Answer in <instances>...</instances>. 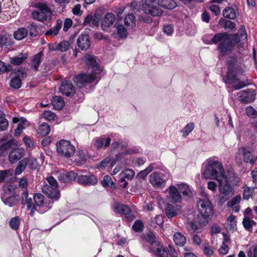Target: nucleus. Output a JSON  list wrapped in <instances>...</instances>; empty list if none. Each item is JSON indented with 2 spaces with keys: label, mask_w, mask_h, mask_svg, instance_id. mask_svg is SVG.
Instances as JSON below:
<instances>
[{
  "label": "nucleus",
  "mask_w": 257,
  "mask_h": 257,
  "mask_svg": "<svg viewBox=\"0 0 257 257\" xmlns=\"http://www.w3.org/2000/svg\"><path fill=\"white\" fill-rule=\"evenodd\" d=\"M246 38L247 35L245 32H241L240 34L234 35L233 39L226 33H219L216 34L208 44L219 43L218 49L222 55H225L232 52L235 44H244L246 41Z\"/></svg>",
  "instance_id": "f257e3e1"
},
{
  "label": "nucleus",
  "mask_w": 257,
  "mask_h": 257,
  "mask_svg": "<svg viewBox=\"0 0 257 257\" xmlns=\"http://www.w3.org/2000/svg\"><path fill=\"white\" fill-rule=\"evenodd\" d=\"M185 4L190 2H202L203 0H180ZM144 4V11L146 14H150L153 17L160 16L162 14V10L159 8L162 7L166 9H173L177 6L174 0H142Z\"/></svg>",
  "instance_id": "f03ea898"
},
{
  "label": "nucleus",
  "mask_w": 257,
  "mask_h": 257,
  "mask_svg": "<svg viewBox=\"0 0 257 257\" xmlns=\"http://www.w3.org/2000/svg\"><path fill=\"white\" fill-rule=\"evenodd\" d=\"M83 61L86 65L91 67L92 73L80 74L74 77V82L79 87L84 86L87 83L95 81L99 78L101 73V70L94 56L86 55L83 58Z\"/></svg>",
  "instance_id": "7ed1b4c3"
},
{
  "label": "nucleus",
  "mask_w": 257,
  "mask_h": 257,
  "mask_svg": "<svg viewBox=\"0 0 257 257\" xmlns=\"http://www.w3.org/2000/svg\"><path fill=\"white\" fill-rule=\"evenodd\" d=\"M203 174L205 179L217 181L227 175L221 163L212 158L206 161V168Z\"/></svg>",
  "instance_id": "20e7f679"
},
{
  "label": "nucleus",
  "mask_w": 257,
  "mask_h": 257,
  "mask_svg": "<svg viewBox=\"0 0 257 257\" xmlns=\"http://www.w3.org/2000/svg\"><path fill=\"white\" fill-rule=\"evenodd\" d=\"M58 187V184L56 180L54 177L50 176L44 182L42 187V191L49 198L57 201L60 197V193Z\"/></svg>",
  "instance_id": "39448f33"
},
{
  "label": "nucleus",
  "mask_w": 257,
  "mask_h": 257,
  "mask_svg": "<svg viewBox=\"0 0 257 257\" xmlns=\"http://www.w3.org/2000/svg\"><path fill=\"white\" fill-rule=\"evenodd\" d=\"M231 174H227L226 176L217 180L219 183V191L222 195L220 199L222 203L229 199L234 193L233 189L229 184L231 181Z\"/></svg>",
  "instance_id": "423d86ee"
},
{
  "label": "nucleus",
  "mask_w": 257,
  "mask_h": 257,
  "mask_svg": "<svg viewBox=\"0 0 257 257\" xmlns=\"http://www.w3.org/2000/svg\"><path fill=\"white\" fill-rule=\"evenodd\" d=\"M37 9L32 14L34 19L40 22L49 21L52 17V13L48 6L43 3H38L35 5Z\"/></svg>",
  "instance_id": "0eeeda50"
},
{
  "label": "nucleus",
  "mask_w": 257,
  "mask_h": 257,
  "mask_svg": "<svg viewBox=\"0 0 257 257\" xmlns=\"http://www.w3.org/2000/svg\"><path fill=\"white\" fill-rule=\"evenodd\" d=\"M56 146L57 153L63 157L69 158L75 154V147L69 141L61 140L57 142Z\"/></svg>",
  "instance_id": "6e6552de"
},
{
  "label": "nucleus",
  "mask_w": 257,
  "mask_h": 257,
  "mask_svg": "<svg viewBox=\"0 0 257 257\" xmlns=\"http://www.w3.org/2000/svg\"><path fill=\"white\" fill-rule=\"evenodd\" d=\"M197 207L198 211L201 215L211 216L213 214L212 203L207 198L198 200Z\"/></svg>",
  "instance_id": "1a4fd4ad"
},
{
  "label": "nucleus",
  "mask_w": 257,
  "mask_h": 257,
  "mask_svg": "<svg viewBox=\"0 0 257 257\" xmlns=\"http://www.w3.org/2000/svg\"><path fill=\"white\" fill-rule=\"evenodd\" d=\"M256 93L253 89L244 90L237 94L238 100L243 103H249L254 101Z\"/></svg>",
  "instance_id": "9d476101"
},
{
  "label": "nucleus",
  "mask_w": 257,
  "mask_h": 257,
  "mask_svg": "<svg viewBox=\"0 0 257 257\" xmlns=\"http://www.w3.org/2000/svg\"><path fill=\"white\" fill-rule=\"evenodd\" d=\"M33 198L35 201L34 205L38 211L43 213L51 208V206H49L44 202V197L42 194L36 193Z\"/></svg>",
  "instance_id": "9b49d317"
},
{
  "label": "nucleus",
  "mask_w": 257,
  "mask_h": 257,
  "mask_svg": "<svg viewBox=\"0 0 257 257\" xmlns=\"http://www.w3.org/2000/svg\"><path fill=\"white\" fill-rule=\"evenodd\" d=\"M12 78L10 81V86L15 89L21 87L22 79L26 77L27 74L23 70H18L12 74Z\"/></svg>",
  "instance_id": "f8f14e48"
},
{
  "label": "nucleus",
  "mask_w": 257,
  "mask_h": 257,
  "mask_svg": "<svg viewBox=\"0 0 257 257\" xmlns=\"http://www.w3.org/2000/svg\"><path fill=\"white\" fill-rule=\"evenodd\" d=\"M61 93L67 96H73L75 93V88L71 81L64 80L59 88Z\"/></svg>",
  "instance_id": "ddd939ff"
},
{
  "label": "nucleus",
  "mask_w": 257,
  "mask_h": 257,
  "mask_svg": "<svg viewBox=\"0 0 257 257\" xmlns=\"http://www.w3.org/2000/svg\"><path fill=\"white\" fill-rule=\"evenodd\" d=\"M168 197L173 203H180L182 200V196L176 186L171 185L168 189Z\"/></svg>",
  "instance_id": "4468645a"
},
{
  "label": "nucleus",
  "mask_w": 257,
  "mask_h": 257,
  "mask_svg": "<svg viewBox=\"0 0 257 257\" xmlns=\"http://www.w3.org/2000/svg\"><path fill=\"white\" fill-rule=\"evenodd\" d=\"M56 176L59 180L67 183L75 180L77 176V174L74 172L60 171L56 173Z\"/></svg>",
  "instance_id": "2eb2a0df"
},
{
  "label": "nucleus",
  "mask_w": 257,
  "mask_h": 257,
  "mask_svg": "<svg viewBox=\"0 0 257 257\" xmlns=\"http://www.w3.org/2000/svg\"><path fill=\"white\" fill-rule=\"evenodd\" d=\"M77 45L82 51L86 50L90 46V41L87 34H81L77 40Z\"/></svg>",
  "instance_id": "dca6fc26"
},
{
  "label": "nucleus",
  "mask_w": 257,
  "mask_h": 257,
  "mask_svg": "<svg viewBox=\"0 0 257 257\" xmlns=\"http://www.w3.org/2000/svg\"><path fill=\"white\" fill-rule=\"evenodd\" d=\"M239 152L242 154L244 162L246 163H250L253 165L256 161V157L253 155L252 153L245 148H241L239 150Z\"/></svg>",
  "instance_id": "f3484780"
},
{
  "label": "nucleus",
  "mask_w": 257,
  "mask_h": 257,
  "mask_svg": "<svg viewBox=\"0 0 257 257\" xmlns=\"http://www.w3.org/2000/svg\"><path fill=\"white\" fill-rule=\"evenodd\" d=\"M150 251L158 257H167L168 255L167 250L160 242L150 247Z\"/></svg>",
  "instance_id": "a211bd4d"
},
{
  "label": "nucleus",
  "mask_w": 257,
  "mask_h": 257,
  "mask_svg": "<svg viewBox=\"0 0 257 257\" xmlns=\"http://www.w3.org/2000/svg\"><path fill=\"white\" fill-rule=\"evenodd\" d=\"M165 211L168 218H172L180 212L181 206L179 205L168 203L166 205Z\"/></svg>",
  "instance_id": "6ab92c4d"
},
{
  "label": "nucleus",
  "mask_w": 257,
  "mask_h": 257,
  "mask_svg": "<svg viewBox=\"0 0 257 257\" xmlns=\"http://www.w3.org/2000/svg\"><path fill=\"white\" fill-rule=\"evenodd\" d=\"M150 182L153 186L158 187H161L166 183L165 180L157 172H154L151 174Z\"/></svg>",
  "instance_id": "aec40b11"
},
{
  "label": "nucleus",
  "mask_w": 257,
  "mask_h": 257,
  "mask_svg": "<svg viewBox=\"0 0 257 257\" xmlns=\"http://www.w3.org/2000/svg\"><path fill=\"white\" fill-rule=\"evenodd\" d=\"M24 154V150L22 148H16L13 150L9 156V161L11 164H14L19 160Z\"/></svg>",
  "instance_id": "412c9836"
},
{
  "label": "nucleus",
  "mask_w": 257,
  "mask_h": 257,
  "mask_svg": "<svg viewBox=\"0 0 257 257\" xmlns=\"http://www.w3.org/2000/svg\"><path fill=\"white\" fill-rule=\"evenodd\" d=\"M77 181L84 185H90L96 184L97 182V180L93 175H80L77 178Z\"/></svg>",
  "instance_id": "4be33fe9"
},
{
  "label": "nucleus",
  "mask_w": 257,
  "mask_h": 257,
  "mask_svg": "<svg viewBox=\"0 0 257 257\" xmlns=\"http://www.w3.org/2000/svg\"><path fill=\"white\" fill-rule=\"evenodd\" d=\"M141 238L143 242H148L150 245V247L159 242L157 240L155 234L150 231L143 233L141 235Z\"/></svg>",
  "instance_id": "5701e85b"
},
{
  "label": "nucleus",
  "mask_w": 257,
  "mask_h": 257,
  "mask_svg": "<svg viewBox=\"0 0 257 257\" xmlns=\"http://www.w3.org/2000/svg\"><path fill=\"white\" fill-rule=\"evenodd\" d=\"M112 208L117 213L127 215L131 213V209L127 206L118 202H114L112 205Z\"/></svg>",
  "instance_id": "b1692460"
},
{
  "label": "nucleus",
  "mask_w": 257,
  "mask_h": 257,
  "mask_svg": "<svg viewBox=\"0 0 257 257\" xmlns=\"http://www.w3.org/2000/svg\"><path fill=\"white\" fill-rule=\"evenodd\" d=\"M42 52L35 55L31 58L30 66L35 71H38L39 67L42 62Z\"/></svg>",
  "instance_id": "393cba45"
},
{
  "label": "nucleus",
  "mask_w": 257,
  "mask_h": 257,
  "mask_svg": "<svg viewBox=\"0 0 257 257\" xmlns=\"http://www.w3.org/2000/svg\"><path fill=\"white\" fill-rule=\"evenodd\" d=\"M115 21V17L114 15L112 13L106 14L101 24L102 29L105 30L109 27L114 23Z\"/></svg>",
  "instance_id": "a878e982"
},
{
  "label": "nucleus",
  "mask_w": 257,
  "mask_h": 257,
  "mask_svg": "<svg viewBox=\"0 0 257 257\" xmlns=\"http://www.w3.org/2000/svg\"><path fill=\"white\" fill-rule=\"evenodd\" d=\"M110 141L111 140L109 137L106 138L103 137L97 138L95 139L94 146L98 149H100L102 147L107 148L109 146Z\"/></svg>",
  "instance_id": "bb28decb"
},
{
  "label": "nucleus",
  "mask_w": 257,
  "mask_h": 257,
  "mask_svg": "<svg viewBox=\"0 0 257 257\" xmlns=\"http://www.w3.org/2000/svg\"><path fill=\"white\" fill-rule=\"evenodd\" d=\"M173 240L176 245L183 246L186 242V238L182 233L177 232L173 235Z\"/></svg>",
  "instance_id": "cd10ccee"
},
{
  "label": "nucleus",
  "mask_w": 257,
  "mask_h": 257,
  "mask_svg": "<svg viewBox=\"0 0 257 257\" xmlns=\"http://www.w3.org/2000/svg\"><path fill=\"white\" fill-rule=\"evenodd\" d=\"M187 228L189 231L193 232H200L202 228L195 218L193 220L188 221Z\"/></svg>",
  "instance_id": "c85d7f7f"
},
{
  "label": "nucleus",
  "mask_w": 257,
  "mask_h": 257,
  "mask_svg": "<svg viewBox=\"0 0 257 257\" xmlns=\"http://www.w3.org/2000/svg\"><path fill=\"white\" fill-rule=\"evenodd\" d=\"M28 30L25 28L21 27L14 32V37L17 40H22L28 36Z\"/></svg>",
  "instance_id": "c756f323"
},
{
  "label": "nucleus",
  "mask_w": 257,
  "mask_h": 257,
  "mask_svg": "<svg viewBox=\"0 0 257 257\" xmlns=\"http://www.w3.org/2000/svg\"><path fill=\"white\" fill-rule=\"evenodd\" d=\"M28 58L27 53L20 54L19 55L10 58V62L15 65H19L22 64Z\"/></svg>",
  "instance_id": "7c9ffc66"
},
{
  "label": "nucleus",
  "mask_w": 257,
  "mask_h": 257,
  "mask_svg": "<svg viewBox=\"0 0 257 257\" xmlns=\"http://www.w3.org/2000/svg\"><path fill=\"white\" fill-rule=\"evenodd\" d=\"M254 194V188L253 187H248L245 185L243 187V198L244 200H248L253 198Z\"/></svg>",
  "instance_id": "2f4dec72"
},
{
  "label": "nucleus",
  "mask_w": 257,
  "mask_h": 257,
  "mask_svg": "<svg viewBox=\"0 0 257 257\" xmlns=\"http://www.w3.org/2000/svg\"><path fill=\"white\" fill-rule=\"evenodd\" d=\"M135 175V172L132 169H125L121 172L119 175L120 181H124L125 178L128 179H132Z\"/></svg>",
  "instance_id": "473e14b6"
},
{
  "label": "nucleus",
  "mask_w": 257,
  "mask_h": 257,
  "mask_svg": "<svg viewBox=\"0 0 257 257\" xmlns=\"http://www.w3.org/2000/svg\"><path fill=\"white\" fill-rule=\"evenodd\" d=\"M62 25V21L61 20H58L57 21V24L55 26L50 29L49 30L47 31L45 33L46 35H49L54 36L56 35L60 29L61 28Z\"/></svg>",
  "instance_id": "72a5a7b5"
},
{
  "label": "nucleus",
  "mask_w": 257,
  "mask_h": 257,
  "mask_svg": "<svg viewBox=\"0 0 257 257\" xmlns=\"http://www.w3.org/2000/svg\"><path fill=\"white\" fill-rule=\"evenodd\" d=\"M52 104L56 109H60L64 106V101L60 96H55L53 97Z\"/></svg>",
  "instance_id": "f704fd0d"
},
{
  "label": "nucleus",
  "mask_w": 257,
  "mask_h": 257,
  "mask_svg": "<svg viewBox=\"0 0 257 257\" xmlns=\"http://www.w3.org/2000/svg\"><path fill=\"white\" fill-rule=\"evenodd\" d=\"M242 224L246 230L251 231L252 230L253 226L255 225L256 223L254 220L250 219L249 217L244 216L242 221Z\"/></svg>",
  "instance_id": "c9c22d12"
},
{
  "label": "nucleus",
  "mask_w": 257,
  "mask_h": 257,
  "mask_svg": "<svg viewBox=\"0 0 257 257\" xmlns=\"http://www.w3.org/2000/svg\"><path fill=\"white\" fill-rule=\"evenodd\" d=\"M223 16L227 19H234L236 18V10L231 7L226 8L222 12Z\"/></svg>",
  "instance_id": "e433bc0d"
},
{
  "label": "nucleus",
  "mask_w": 257,
  "mask_h": 257,
  "mask_svg": "<svg viewBox=\"0 0 257 257\" xmlns=\"http://www.w3.org/2000/svg\"><path fill=\"white\" fill-rule=\"evenodd\" d=\"M28 125V122L27 120L23 117L20 118V121L18 123V126L15 131V135L16 136L20 135L23 129H24Z\"/></svg>",
  "instance_id": "4c0bfd02"
},
{
  "label": "nucleus",
  "mask_w": 257,
  "mask_h": 257,
  "mask_svg": "<svg viewBox=\"0 0 257 257\" xmlns=\"http://www.w3.org/2000/svg\"><path fill=\"white\" fill-rule=\"evenodd\" d=\"M28 160L25 158L20 161L18 164V166L15 170V174L20 175L26 169V167L28 164Z\"/></svg>",
  "instance_id": "58836bf2"
},
{
  "label": "nucleus",
  "mask_w": 257,
  "mask_h": 257,
  "mask_svg": "<svg viewBox=\"0 0 257 257\" xmlns=\"http://www.w3.org/2000/svg\"><path fill=\"white\" fill-rule=\"evenodd\" d=\"M219 24L224 29L229 30L233 29L236 26V24L234 23L224 19H220Z\"/></svg>",
  "instance_id": "ea45409f"
},
{
  "label": "nucleus",
  "mask_w": 257,
  "mask_h": 257,
  "mask_svg": "<svg viewBox=\"0 0 257 257\" xmlns=\"http://www.w3.org/2000/svg\"><path fill=\"white\" fill-rule=\"evenodd\" d=\"M124 24L126 26L131 28L136 26V19L134 15L132 14L127 15L124 19Z\"/></svg>",
  "instance_id": "a19ab883"
},
{
  "label": "nucleus",
  "mask_w": 257,
  "mask_h": 257,
  "mask_svg": "<svg viewBox=\"0 0 257 257\" xmlns=\"http://www.w3.org/2000/svg\"><path fill=\"white\" fill-rule=\"evenodd\" d=\"M1 199L3 203L9 207H13L17 203V199L14 196L5 197L4 196H2Z\"/></svg>",
  "instance_id": "79ce46f5"
},
{
  "label": "nucleus",
  "mask_w": 257,
  "mask_h": 257,
  "mask_svg": "<svg viewBox=\"0 0 257 257\" xmlns=\"http://www.w3.org/2000/svg\"><path fill=\"white\" fill-rule=\"evenodd\" d=\"M102 185L104 187H109L113 189L115 188V184L112 180L111 177L108 175L105 176L101 182Z\"/></svg>",
  "instance_id": "37998d69"
},
{
  "label": "nucleus",
  "mask_w": 257,
  "mask_h": 257,
  "mask_svg": "<svg viewBox=\"0 0 257 257\" xmlns=\"http://www.w3.org/2000/svg\"><path fill=\"white\" fill-rule=\"evenodd\" d=\"M178 189L180 190V192L183 194L184 196H190L191 194V190L190 189L189 187L186 184L182 183L181 184H176Z\"/></svg>",
  "instance_id": "c03bdc74"
},
{
  "label": "nucleus",
  "mask_w": 257,
  "mask_h": 257,
  "mask_svg": "<svg viewBox=\"0 0 257 257\" xmlns=\"http://www.w3.org/2000/svg\"><path fill=\"white\" fill-rule=\"evenodd\" d=\"M155 164H151L146 169L139 172L137 177L144 179L147 175L155 169Z\"/></svg>",
  "instance_id": "a18cd8bd"
},
{
  "label": "nucleus",
  "mask_w": 257,
  "mask_h": 257,
  "mask_svg": "<svg viewBox=\"0 0 257 257\" xmlns=\"http://www.w3.org/2000/svg\"><path fill=\"white\" fill-rule=\"evenodd\" d=\"M194 126L195 124L194 122L188 123L181 131L183 137L186 138L194 130Z\"/></svg>",
  "instance_id": "49530a36"
},
{
  "label": "nucleus",
  "mask_w": 257,
  "mask_h": 257,
  "mask_svg": "<svg viewBox=\"0 0 257 257\" xmlns=\"http://www.w3.org/2000/svg\"><path fill=\"white\" fill-rule=\"evenodd\" d=\"M9 125V122L5 117V114L0 111V131L7 130Z\"/></svg>",
  "instance_id": "de8ad7c7"
},
{
  "label": "nucleus",
  "mask_w": 257,
  "mask_h": 257,
  "mask_svg": "<svg viewBox=\"0 0 257 257\" xmlns=\"http://www.w3.org/2000/svg\"><path fill=\"white\" fill-rule=\"evenodd\" d=\"M50 131V126L47 123L44 122L39 126L38 132L43 136H46L49 133Z\"/></svg>",
  "instance_id": "09e8293b"
},
{
  "label": "nucleus",
  "mask_w": 257,
  "mask_h": 257,
  "mask_svg": "<svg viewBox=\"0 0 257 257\" xmlns=\"http://www.w3.org/2000/svg\"><path fill=\"white\" fill-rule=\"evenodd\" d=\"M20 218L18 216L12 218L9 222L11 228L13 230H17L20 226Z\"/></svg>",
  "instance_id": "8fccbe9b"
},
{
  "label": "nucleus",
  "mask_w": 257,
  "mask_h": 257,
  "mask_svg": "<svg viewBox=\"0 0 257 257\" xmlns=\"http://www.w3.org/2000/svg\"><path fill=\"white\" fill-rule=\"evenodd\" d=\"M209 216H205L200 214V215H197L195 219L197 221L198 224L201 228L206 225L208 223L207 217Z\"/></svg>",
  "instance_id": "3c124183"
},
{
  "label": "nucleus",
  "mask_w": 257,
  "mask_h": 257,
  "mask_svg": "<svg viewBox=\"0 0 257 257\" xmlns=\"http://www.w3.org/2000/svg\"><path fill=\"white\" fill-rule=\"evenodd\" d=\"M163 223V219L162 216L157 215L152 220L150 225L154 228H156L157 226H161Z\"/></svg>",
  "instance_id": "603ef678"
},
{
  "label": "nucleus",
  "mask_w": 257,
  "mask_h": 257,
  "mask_svg": "<svg viewBox=\"0 0 257 257\" xmlns=\"http://www.w3.org/2000/svg\"><path fill=\"white\" fill-rule=\"evenodd\" d=\"M23 205H26L28 210L32 209L31 212V215H33L34 210H36V206L33 204L31 198H29L26 201L22 203Z\"/></svg>",
  "instance_id": "864d4df0"
},
{
  "label": "nucleus",
  "mask_w": 257,
  "mask_h": 257,
  "mask_svg": "<svg viewBox=\"0 0 257 257\" xmlns=\"http://www.w3.org/2000/svg\"><path fill=\"white\" fill-rule=\"evenodd\" d=\"M245 112L250 118H254L257 116V111L251 106H248L245 108Z\"/></svg>",
  "instance_id": "5fc2aeb1"
},
{
  "label": "nucleus",
  "mask_w": 257,
  "mask_h": 257,
  "mask_svg": "<svg viewBox=\"0 0 257 257\" xmlns=\"http://www.w3.org/2000/svg\"><path fill=\"white\" fill-rule=\"evenodd\" d=\"M10 36L8 34H0V47L2 48L9 44Z\"/></svg>",
  "instance_id": "6e6d98bb"
},
{
  "label": "nucleus",
  "mask_w": 257,
  "mask_h": 257,
  "mask_svg": "<svg viewBox=\"0 0 257 257\" xmlns=\"http://www.w3.org/2000/svg\"><path fill=\"white\" fill-rule=\"evenodd\" d=\"M58 44V50L61 52L67 51L70 47L69 43L67 41H63Z\"/></svg>",
  "instance_id": "4d7b16f0"
},
{
  "label": "nucleus",
  "mask_w": 257,
  "mask_h": 257,
  "mask_svg": "<svg viewBox=\"0 0 257 257\" xmlns=\"http://www.w3.org/2000/svg\"><path fill=\"white\" fill-rule=\"evenodd\" d=\"M117 32L120 38H125L127 35V31L121 25H118L116 26Z\"/></svg>",
  "instance_id": "13d9d810"
},
{
  "label": "nucleus",
  "mask_w": 257,
  "mask_h": 257,
  "mask_svg": "<svg viewBox=\"0 0 257 257\" xmlns=\"http://www.w3.org/2000/svg\"><path fill=\"white\" fill-rule=\"evenodd\" d=\"M241 199V196L239 195L235 196L227 202V206L232 207L234 205L239 204L240 202Z\"/></svg>",
  "instance_id": "bf43d9fd"
},
{
  "label": "nucleus",
  "mask_w": 257,
  "mask_h": 257,
  "mask_svg": "<svg viewBox=\"0 0 257 257\" xmlns=\"http://www.w3.org/2000/svg\"><path fill=\"white\" fill-rule=\"evenodd\" d=\"M143 228V223L140 220H136L133 226V229L137 232L142 231Z\"/></svg>",
  "instance_id": "052dcab7"
},
{
  "label": "nucleus",
  "mask_w": 257,
  "mask_h": 257,
  "mask_svg": "<svg viewBox=\"0 0 257 257\" xmlns=\"http://www.w3.org/2000/svg\"><path fill=\"white\" fill-rule=\"evenodd\" d=\"M214 253V251L208 243L204 244V253L207 256H211Z\"/></svg>",
  "instance_id": "680f3d73"
},
{
  "label": "nucleus",
  "mask_w": 257,
  "mask_h": 257,
  "mask_svg": "<svg viewBox=\"0 0 257 257\" xmlns=\"http://www.w3.org/2000/svg\"><path fill=\"white\" fill-rule=\"evenodd\" d=\"M11 69V66L10 65H6L3 61H0V74L10 71Z\"/></svg>",
  "instance_id": "e2e57ef3"
},
{
  "label": "nucleus",
  "mask_w": 257,
  "mask_h": 257,
  "mask_svg": "<svg viewBox=\"0 0 257 257\" xmlns=\"http://www.w3.org/2000/svg\"><path fill=\"white\" fill-rule=\"evenodd\" d=\"M43 117L48 120H51L54 119L55 114L51 111H45L42 114Z\"/></svg>",
  "instance_id": "0e129e2a"
},
{
  "label": "nucleus",
  "mask_w": 257,
  "mask_h": 257,
  "mask_svg": "<svg viewBox=\"0 0 257 257\" xmlns=\"http://www.w3.org/2000/svg\"><path fill=\"white\" fill-rule=\"evenodd\" d=\"M248 257H257V245L251 247L247 252Z\"/></svg>",
  "instance_id": "69168bd1"
},
{
  "label": "nucleus",
  "mask_w": 257,
  "mask_h": 257,
  "mask_svg": "<svg viewBox=\"0 0 257 257\" xmlns=\"http://www.w3.org/2000/svg\"><path fill=\"white\" fill-rule=\"evenodd\" d=\"M209 10L216 16L218 15L220 13V9L218 5L211 4L209 6Z\"/></svg>",
  "instance_id": "338daca9"
},
{
  "label": "nucleus",
  "mask_w": 257,
  "mask_h": 257,
  "mask_svg": "<svg viewBox=\"0 0 257 257\" xmlns=\"http://www.w3.org/2000/svg\"><path fill=\"white\" fill-rule=\"evenodd\" d=\"M229 247L225 243V242L224 241L222 243L221 247L219 249V252L220 254L224 255L227 253Z\"/></svg>",
  "instance_id": "774afa93"
}]
</instances>
